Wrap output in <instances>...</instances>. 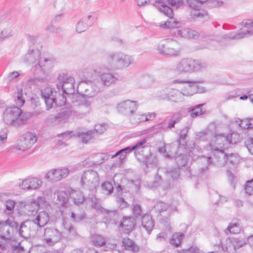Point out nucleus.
Segmentation results:
<instances>
[{
  "mask_svg": "<svg viewBox=\"0 0 253 253\" xmlns=\"http://www.w3.org/2000/svg\"><path fill=\"white\" fill-rule=\"evenodd\" d=\"M212 136L213 138L212 142L209 144V147L213 157H210L206 158L208 164L210 165L213 163L218 167H223L226 164L228 157L232 156L231 155L227 156L224 152L225 143L232 144L235 142H233L230 139L232 134H228L225 137L222 134H217L215 131H214Z\"/></svg>",
  "mask_w": 253,
  "mask_h": 253,
  "instance_id": "f257e3e1",
  "label": "nucleus"
},
{
  "mask_svg": "<svg viewBox=\"0 0 253 253\" xmlns=\"http://www.w3.org/2000/svg\"><path fill=\"white\" fill-rule=\"evenodd\" d=\"M32 115L29 112H23L18 107H8L2 114L3 122L9 126L18 127L26 123Z\"/></svg>",
  "mask_w": 253,
  "mask_h": 253,
  "instance_id": "f03ea898",
  "label": "nucleus"
},
{
  "mask_svg": "<svg viewBox=\"0 0 253 253\" xmlns=\"http://www.w3.org/2000/svg\"><path fill=\"white\" fill-rule=\"evenodd\" d=\"M207 64L205 62L196 60L192 58H183L175 65L174 70L180 74L198 71L205 69Z\"/></svg>",
  "mask_w": 253,
  "mask_h": 253,
  "instance_id": "7ed1b4c3",
  "label": "nucleus"
},
{
  "mask_svg": "<svg viewBox=\"0 0 253 253\" xmlns=\"http://www.w3.org/2000/svg\"><path fill=\"white\" fill-rule=\"evenodd\" d=\"M173 82L174 84H182L180 91L183 96H192L194 94L203 93L206 91L205 87L197 84L199 83L198 80L177 79L174 80Z\"/></svg>",
  "mask_w": 253,
  "mask_h": 253,
  "instance_id": "20e7f679",
  "label": "nucleus"
},
{
  "mask_svg": "<svg viewBox=\"0 0 253 253\" xmlns=\"http://www.w3.org/2000/svg\"><path fill=\"white\" fill-rule=\"evenodd\" d=\"M80 183L84 189L94 191L99 183L97 172L92 169L84 171L81 175Z\"/></svg>",
  "mask_w": 253,
  "mask_h": 253,
  "instance_id": "39448f33",
  "label": "nucleus"
},
{
  "mask_svg": "<svg viewBox=\"0 0 253 253\" xmlns=\"http://www.w3.org/2000/svg\"><path fill=\"white\" fill-rule=\"evenodd\" d=\"M107 57L110 63L117 64L121 68H127L134 62V58L132 55L121 51L108 53Z\"/></svg>",
  "mask_w": 253,
  "mask_h": 253,
  "instance_id": "423d86ee",
  "label": "nucleus"
},
{
  "mask_svg": "<svg viewBox=\"0 0 253 253\" xmlns=\"http://www.w3.org/2000/svg\"><path fill=\"white\" fill-rule=\"evenodd\" d=\"M56 87L59 91L64 94H72L75 91L74 84L75 80L73 77L65 73H60L57 78Z\"/></svg>",
  "mask_w": 253,
  "mask_h": 253,
  "instance_id": "0eeeda50",
  "label": "nucleus"
},
{
  "mask_svg": "<svg viewBox=\"0 0 253 253\" xmlns=\"http://www.w3.org/2000/svg\"><path fill=\"white\" fill-rule=\"evenodd\" d=\"M174 41L171 39H167L159 43L157 46L158 52L163 55L169 57H177L180 55L179 48L174 47Z\"/></svg>",
  "mask_w": 253,
  "mask_h": 253,
  "instance_id": "6e6552de",
  "label": "nucleus"
},
{
  "mask_svg": "<svg viewBox=\"0 0 253 253\" xmlns=\"http://www.w3.org/2000/svg\"><path fill=\"white\" fill-rule=\"evenodd\" d=\"M62 233L54 227H46L44 229L43 239L49 246H53L62 239Z\"/></svg>",
  "mask_w": 253,
  "mask_h": 253,
  "instance_id": "1a4fd4ad",
  "label": "nucleus"
},
{
  "mask_svg": "<svg viewBox=\"0 0 253 253\" xmlns=\"http://www.w3.org/2000/svg\"><path fill=\"white\" fill-rule=\"evenodd\" d=\"M132 151H134L133 149H132V146L126 147L117 151L114 155H112L111 158H114L118 156H120L119 162L122 163L126 158V154L129 153ZM110 156L111 155L107 153H101L96 155V157L98 158L99 160L95 162V164H100L104 163L105 161L107 160Z\"/></svg>",
  "mask_w": 253,
  "mask_h": 253,
  "instance_id": "9d476101",
  "label": "nucleus"
},
{
  "mask_svg": "<svg viewBox=\"0 0 253 253\" xmlns=\"http://www.w3.org/2000/svg\"><path fill=\"white\" fill-rule=\"evenodd\" d=\"M41 55L40 51L37 49L30 48L25 54L23 61L30 65H33L35 67L38 65L40 67L44 66L42 60L40 58Z\"/></svg>",
  "mask_w": 253,
  "mask_h": 253,
  "instance_id": "9b49d317",
  "label": "nucleus"
},
{
  "mask_svg": "<svg viewBox=\"0 0 253 253\" xmlns=\"http://www.w3.org/2000/svg\"><path fill=\"white\" fill-rule=\"evenodd\" d=\"M32 214H29L30 221L36 224L39 227H42L46 225L49 220V215L45 211L39 212L37 210H33Z\"/></svg>",
  "mask_w": 253,
  "mask_h": 253,
  "instance_id": "f8f14e48",
  "label": "nucleus"
},
{
  "mask_svg": "<svg viewBox=\"0 0 253 253\" xmlns=\"http://www.w3.org/2000/svg\"><path fill=\"white\" fill-rule=\"evenodd\" d=\"M89 199L92 203V208L96 210L97 211L104 214L105 217L107 218L108 220H111L112 218H114L117 215L116 211L108 210L103 208L101 206L100 201L95 196L91 195Z\"/></svg>",
  "mask_w": 253,
  "mask_h": 253,
  "instance_id": "ddd939ff",
  "label": "nucleus"
},
{
  "mask_svg": "<svg viewBox=\"0 0 253 253\" xmlns=\"http://www.w3.org/2000/svg\"><path fill=\"white\" fill-rule=\"evenodd\" d=\"M162 92H164V93L159 95V97L162 99H167L175 102H181L183 99V96L180 90L167 87L160 91L161 93Z\"/></svg>",
  "mask_w": 253,
  "mask_h": 253,
  "instance_id": "4468645a",
  "label": "nucleus"
},
{
  "mask_svg": "<svg viewBox=\"0 0 253 253\" xmlns=\"http://www.w3.org/2000/svg\"><path fill=\"white\" fill-rule=\"evenodd\" d=\"M37 141L36 136L31 133L26 132L22 136V139L17 144L16 148L20 150L25 151L30 148Z\"/></svg>",
  "mask_w": 253,
  "mask_h": 253,
  "instance_id": "2eb2a0df",
  "label": "nucleus"
},
{
  "mask_svg": "<svg viewBox=\"0 0 253 253\" xmlns=\"http://www.w3.org/2000/svg\"><path fill=\"white\" fill-rule=\"evenodd\" d=\"M69 173L68 169H56L49 171L45 174V178L49 181H57L67 177Z\"/></svg>",
  "mask_w": 253,
  "mask_h": 253,
  "instance_id": "dca6fc26",
  "label": "nucleus"
},
{
  "mask_svg": "<svg viewBox=\"0 0 253 253\" xmlns=\"http://www.w3.org/2000/svg\"><path fill=\"white\" fill-rule=\"evenodd\" d=\"M117 108L120 112L131 116L137 109V105L136 102L127 100L119 103Z\"/></svg>",
  "mask_w": 253,
  "mask_h": 253,
  "instance_id": "f3484780",
  "label": "nucleus"
},
{
  "mask_svg": "<svg viewBox=\"0 0 253 253\" xmlns=\"http://www.w3.org/2000/svg\"><path fill=\"white\" fill-rule=\"evenodd\" d=\"M92 102V98L82 97L77 102L75 105L78 107V112L80 115L84 116L89 113Z\"/></svg>",
  "mask_w": 253,
  "mask_h": 253,
  "instance_id": "a211bd4d",
  "label": "nucleus"
},
{
  "mask_svg": "<svg viewBox=\"0 0 253 253\" xmlns=\"http://www.w3.org/2000/svg\"><path fill=\"white\" fill-rule=\"evenodd\" d=\"M42 184L41 179L36 177H30L23 180L20 187L24 190H36L39 189Z\"/></svg>",
  "mask_w": 253,
  "mask_h": 253,
  "instance_id": "6ab92c4d",
  "label": "nucleus"
},
{
  "mask_svg": "<svg viewBox=\"0 0 253 253\" xmlns=\"http://www.w3.org/2000/svg\"><path fill=\"white\" fill-rule=\"evenodd\" d=\"M176 37H182L187 39H197L199 37L200 34L196 31L189 28L175 29L173 32Z\"/></svg>",
  "mask_w": 253,
  "mask_h": 253,
  "instance_id": "aec40b11",
  "label": "nucleus"
},
{
  "mask_svg": "<svg viewBox=\"0 0 253 253\" xmlns=\"http://www.w3.org/2000/svg\"><path fill=\"white\" fill-rule=\"evenodd\" d=\"M166 0H155L154 5L156 6L159 11L169 18H172L173 11L172 9L168 6Z\"/></svg>",
  "mask_w": 253,
  "mask_h": 253,
  "instance_id": "412c9836",
  "label": "nucleus"
},
{
  "mask_svg": "<svg viewBox=\"0 0 253 253\" xmlns=\"http://www.w3.org/2000/svg\"><path fill=\"white\" fill-rule=\"evenodd\" d=\"M99 79L101 84L104 86H109L115 84L118 78L114 74L110 72H99Z\"/></svg>",
  "mask_w": 253,
  "mask_h": 253,
  "instance_id": "4be33fe9",
  "label": "nucleus"
},
{
  "mask_svg": "<svg viewBox=\"0 0 253 253\" xmlns=\"http://www.w3.org/2000/svg\"><path fill=\"white\" fill-rule=\"evenodd\" d=\"M147 187L153 190L159 187H161L163 190H166L170 188L171 185L169 183L164 182L161 176L157 173L154 180L147 183Z\"/></svg>",
  "mask_w": 253,
  "mask_h": 253,
  "instance_id": "5701e85b",
  "label": "nucleus"
},
{
  "mask_svg": "<svg viewBox=\"0 0 253 253\" xmlns=\"http://www.w3.org/2000/svg\"><path fill=\"white\" fill-rule=\"evenodd\" d=\"M136 221L133 216H125L123 218L119 226L122 227L123 232L126 233H130L134 228Z\"/></svg>",
  "mask_w": 253,
  "mask_h": 253,
  "instance_id": "b1692460",
  "label": "nucleus"
},
{
  "mask_svg": "<svg viewBox=\"0 0 253 253\" xmlns=\"http://www.w3.org/2000/svg\"><path fill=\"white\" fill-rule=\"evenodd\" d=\"M243 24L248 29L246 31L241 30L237 34H235L232 37V39L239 40L244 38L247 35H251L253 34V21L248 20L245 22H243Z\"/></svg>",
  "mask_w": 253,
  "mask_h": 253,
  "instance_id": "393cba45",
  "label": "nucleus"
},
{
  "mask_svg": "<svg viewBox=\"0 0 253 253\" xmlns=\"http://www.w3.org/2000/svg\"><path fill=\"white\" fill-rule=\"evenodd\" d=\"M147 142L146 139H143L142 140L138 141L135 145L132 146V149L134 150V153L135 157L137 160H143V157L140 155V152H143V149H146L145 144Z\"/></svg>",
  "mask_w": 253,
  "mask_h": 253,
  "instance_id": "a878e982",
  "label": "nucleus"
},
{
  "mask_svg": "<svg viewBox=\"0 0 253 253\" xmlns=\"http://www.w3.org/2000/svg\"><path fill=\"white\" fill-rule=\"evenodd\" d=\"M141 224L147 232L150 233L154 226V221L150 214H145L142 217Z\"/></svg>",
  "mask_w": 253,
  "mask_h": 253,
  "instance_id": "bb28decb",
  "label": "nucleus"
},
{
  "mask_svg": "<svg viewBox=\"0 0 253 253\" xmlns=\"http://www.w3.org/2000/svg\"><path fill=\"white\" fill-rule=\"evenodd\" d=\"M122 243L125 250L129 251L133 253L138 252L139 250V247L132 240L127 237L123 238Z\"/></svg>",
  "mask_w": 253,
  "mask_h": 253,
  "instance_id": "cd10ccee",
  "label": "nucleus"
},
{
  "mask_svg": "<svg viewBox=\"0 0 253 253\" xmlns=\"http://www.w3.org/2000/svg\"><path fill=\"white\" fill-rule=\"evenodd\" d=\"M141 162H143L146 165V169L145 170L147 172L148 171V170H147L148 168H153L157 167L158 160L155 155L149 152V155H147L145 157L144 161Z\"/></svg>",
  "mask_w": 253,
  "mask_h": 253,
  "instance_id": "c85d7f7f",
  "label": "nucleus"
},
{
  "mask_svg": "<svg viewBox=\"0 0 253 253\" xmlns=\"http://www.w3.org/2000/svg\"><path fill=\"white\" fill-rule=\"evenodd\" d=\"M211 126L214 127V124H211L209 127V128L202 130L199 132H196L195 134V139L199 140H207L212 136L213 132L211 131L210 128Z\"/></svg>",
  "mask_w": 253,
  "mask_h": 253,
  "instance_id": "c756f323",
  "label": "nucleus"
},
{
  "mask_svg": "<svg viewBox=\"0 0 253 253\" xmlns=\"http://www.w3.org/2000/svg\"><path fill=\"white\" fill-rule=\"evenodd\" d=\"M165 172L168 177L174 181L177 180L180 176V168L177 167L168 168L166 169Z\"/></svg>",
  "mask_w": 253,
  "mask_h": 253,
  "instance_id": "7c9ffc66",
  "label": "nucleus"
},
{
  "mask_svg": "<svg viewBox=\"0 0 253 253\" xmlns=\"http://www.w3.org/2000/svg\"><path fill=\"white\" fill-rule=\"evenodd\" d=\"M102 86L103 85L101 84V82L91 83L90 85L91 93H88L87 95H89V98H92L93 96L96 95L98 93L102 90Z\"/></svg>",
  "mask_w": 253,
  "mask_h": 253,
  "instance_id": "2f4dec72",
  "label": "nucleus"
},
{
  "mask_svg": "<svg viewBox=\"0 0 253 253\" xmlns=\"http://www.w3.org/2000/svg\"><path fill=\"white\" fill-rule=\"evenodd\" d=\"M77 90L79 92L80 90V93L83 94V97L89 98V95H87L88 93H91L90 88V85H89L86 82H81L78 84L77 87Z\"/></svg>",
  "mask_w": 253,
  "mask_h": 253,
  "instance_id": "473e14b6",
  "label": "nucleus"
},
{
  "mask_svg": "<svg viewBox=\"0 0 253 253\" xmlns=\"http://www.w3.org/2000/svg\"><path fill=\"white\" fill-rule=\"evenodd\" d=\"M184 234L181 232H175L169 240L170 244L175 247H178L184 237Z\"/></svg>",
  "mask_w": 253,
  "mask_h": 253,
  "instance_id": "72a5a7b5",
  "label": "nucleus"
},
{
  "mask_svg": "<svg viewBox=\"0 0 253 253\" xmlns=\"http://www.w3.org/2000/svg\"><path fill=\"white\" fill-rule=\"evenodd\" d=\"M77 135L82 139L83 143H87L95 136V131L90 130L86 132H78Z\"/></svg>",
  "mask_w": 253,
  "mask_h": 253,
  "instance_id": "f704fd0d",
  "label": "nucleus"
},
{
  "mask_svg": "<svg viewBox=\"0 0 253 253\" xmlns=\"http://www.w3.org/2000/svg\"><path fill=\"white\" fill-rule=\"evenodd\" d=\"M63 225L64 229L68 232L70 238L73 239L80 237V235L77 233L76 228L73 225H69L67 224L65 221H63Z\"/></svg>",
  "mask_w": 253,
  "mask_h": 253,
  "instance_id": "c9c22d12",
  "label": "nucleus"
},
{
  "mask_svg": "<svg viewBox=\"0 0 253 253\" xmlns=\"http://www.w3.org/2000/svg\"><path fill=\"white\" fill-rule=\"evenodd\" d=\"M93 245L96 247H101L106 244V239L102 235L94 234L91 236Z\"/></svg>",
  "mask_w": 253,
  "mask_h": 253,
  "instance_id": "e433bc0d",
  "label": "nucleus"
},
{
  "mask_svg": "<svg viewBox=\"0 0 253 253\" xmlns=\"http://www.w3.org/2000/svg\"><path fill=\"white\" fill-rule=\"evenodd\" d=\"M241 226L238 222L230 223L227 228L225 230L226 234L233 233L237 234L240 232Z\"/></svg>",
  "mask_w": 253,
  "mask_h": 253,
  "instance_id": "4c0bfd02",
  "label": "nucleus"
},
{
  "mask_svg": "<svg viewBox=\"0 0 253 253\" xmlns=\"http://www.w3.org/2000/svg\"><path fill=\"white\" fill-rule=\"evenodd\" d=\"M190 15L194 19L203 18L206 19L208 17L207 12L203 9H200L199 8L192 9L190 12Z\"/></svg>",
  "mask_w": 253,
  "mask_h": 253,
  "instance_id": "58836bf2",
  "label": "nucleus"
},
{
  "mask_svg": "<svg viewBox=\"0 0 253 253\" xmlns=\"http://www.w3.org/2000/svg\"><path fill=\"white\" fill-rule=\"evenodd\" d=\"M29 221H25L22 222L19 228V234L21 237L24 238H27L30 236V233L29 228L27 224L29 223Z\"/></svg>",
  "mask_w": 253,
  "mask_h": 253,
  "instance_id": "ea45409f",
  "label": "nucleus"
},
{
  "mask_svg": "<svg viewBox=\"0 0 253 253\" xmlns=\"http://www.w3.org/2000/svg\"><path fill=\"white\" fill-rule=\"evenodd\" d=\"M170 20L160 23V27L162 29L172 28L175 29L178 27L179 23L173 18H169Z\"/></svg>",
  "mask_w": 253,
  "mask_h": 253,
  "instance_id": "a19ab883",
  "label": "nucleus"
},
{
  "mask_svg": "<svg viewBox=\"0 0 253 253\" xmlns=\"http://www.w3.org/2000/svg\"><path fill=\"white\" fill-rule=\"evenodd\" d=\"M203 105L204 104H201L191 108L190 110L191 116L192 117H195L203 114L205 112V110L202 108Z\"/></svg>",
  "mask_w": 253,
  "mask_h": 253,
  "instance_id": "79ce46f5",
  "label": "nucleus"
},
{
  "mask_svg": "<svg viewBox=\"0 0 253 253\" xmlns=\"http://www.w3.org/2000/svg\"><path fill=\"white\" fill-rule=\"evenodd\" d=\"M188 133V127H185L180 130L179 135V138L176 141V143H177V145L178 146L181 144L182 145H184L185 144H186V138L187 137Z\"/></svg>",
  "mask_w": 253,
  "mask_h": 253,
  "instance_id": "37998d69",
  "label": "nucleus"
},
{
  "mask_svg": "<svg viewBox=\"0 0 253 253\" xmlns=\"http://www.w3.org/2000/svg\"><path fill=\"white\" fill-rule=\"evenodd\" d=\"M71 198L73 199L74 203L77 205L82 204L84 200V197L82 193L79 191L73 192L71 194Z\"/></svg>",
  "mask_w": 253,
  "mask_h": 253,
  "instance_id": "c03bdc74",
  "label": "nucleus"
},
{
  "mask_svg": "<svg viewBox=\"0 0 253 253\" xmlns=\"http://www.w3.org/2000/svg\"><path fill=\"white\" fill-rule=\"evenodd\" d=\"M222 249L224 251L229 253H234L236 252V249L234 243V239L228 238L226 240V245L225 247H222Z\"/></svg>",
  "mask_w": 253,
  "mask_h": 253,
  "instance_id": "a18cd8bd",
  "label": "nucleus"
},
{
  "mask_svg": "<svg viewBox=\"0 0 253 253\" xmlns=\"http://www.w3.org/2000/svg\"><path fill=\"white\" fill-rule=\"evenodd\" d=\"M130 120L132 123H136L141 122L148 121L149 119L146 115H133L130 117Z\"/></svg>",
  "mask_w": 253,
  "mask_h": 253,
  "instance_id": "49530a36",
  "label": "nucleus"
},
{
  "mask_svg": "<svg viewBox=\"0 0 253 253\" xmlns=\"http://www.w3.org/2000/svg\"><path fill=\"white\" fill-rule=\"evenodd\" d=\"M187 157L186 154H180L175 158V161L177 164V167L179 168L180 167L185 166L187 162Z\"/></svg>",
  "mask_w": 253,
  "mask_h": 253,
  "instance_id": "de8ad7c7",
  "label": "nucleus"
},
{
  "mask_svg": "<svg viewBox=\"0 0 253 253\" xmlns=\"http://www.w3.org/2000/svg\"><path fill=\"white\" fill-rule=\"evenodd\" d=\"M169 207V206L167 204L161 201L157 202V203L154 206V209L155 210L161 215H162L163 212L167 211Z\"/></svg>",
  "mask_w": 253,
  "mask_h": 253,
  "instance_id": "09e8293b",
  "label": "nucleus"
},
{
  "mask_svg": "<svg viewBox=\"0 0 253 253\" xmlns=\"http://www.w3.org/2000/svg\"><path fill=\"white\" fill-rule=\"evenodd\" d=\"M46 104V109L49 110L53 107H57V98L55 96L44 99Z\"/></svg>",
  "mask_w": 253,
  "mask_h": 253,
  "instance_id": "8fccbe9b",
  "label": "nucleus"
},
{
  "mask_svg": "<svg viewBox=\"0 0 253 253\" xmlns=\"http://www.w3.org/2000/svg\"><path fill=\"white\" fill-rule=\"evenodd\" d=\"M241 127L244 129H249L253 127V118H247L241 121L239 124Z\"/></svg>",
  "mask_w": 253,
  "mask_h": 253,
  "instance_id": "3c124183",
  "label": "nucleus"
},
{
  "mask_svg": "<svg viewBox=\"0 0 253 253\" xmlns=\"http://www.w3.org/2000/svg\"><path fill=\"white\" fill-rule=\"evenodd\" d=\"M131 210L134 218L139 217L141 216L142 209L139 204L136 203L133 204Z\"/></svg>",
  "mask_w": 253,
  "mask_h": 253,
  "instance_id": "603ef678",
  "label": "nucleus"
},
{
  "mask_svg": "<svg viewBox=\"0 0 253 253\" xmlns=\"http://www.w3.org/2000/svg\"><path fill=\"white\" fill-rule=\"evenodd\" d=\"M68 116V112L67 111H63L59 113L56 116H52V119L55 120V124L60 123L62 121L66 119Z\"/></svg>",
  "mask_w": 253,
  "mask_h": 253,
  "instance_id": "864d4df0",
  "label": "nucleus"
},
{
  "mask_svg": "<svg viewBox=\"0 0 253 253\" xmlns=\"http://www.w3.org/2000/svg\"><path fill=\"white\" fill-rule=\"evenodd\" d=\"M151 130L156 133H158L162 131H166V123L162 122L157 124L151 128Z\"/></svg>",
  "mask_w": 253,
  "mask_h": 253,
  "instance_id": "5fc2aeb1",
  "label": "nucleus"
},
{
  "mask_svg": "<svg viewBox=\"0 0 253 253\" xmlns=\"http://www.w3.org/2000/svg\"><path fill=\"white\" fill-rule=\"evenodd\" d=\"M101 187L106 194H110L113 192V186L110 182L105 181L102 184Z\"/></svg>",
  "mask_w": 253,
  "mask_h": 253,
  "instance_id": "6e6d98bb",
  "label": "nucleus"
},
{
  "mask_svg": "<svg viewBox=\"0 0 253 253\" xmlns=\"http://www.w3.org/2000/svg\"><path fill=\"white\" fill-rule=\"evenodd\" d=\"M12 36V29L11 27H7L4 29L0 33V40L3 41L7 38Z\"/></svg>",
  "mask_w": 253,
  "mask_h": 253,
  "instance_id": "4d7b16f0",
  "label": "nucleus"
},
{
  "mask_svg": "<svg viewBox=\"0 0 253 253\" xmlns=\"http://www.w3.org/2000/svg\"><path fill=\"white\" fill-rule=\"evenodd\" d=\"M15 101L16 104L17 105L16 107H18L19 108H20V107L23 106V104L25 102V100L23 98V94L22 90L18 91L17 94L15 96Z\"/></svg>",
  "mask_w": 253,
  "mask_h": 253,
  "instance_id": "13d9d810",
  "label": "nucleus"
},
{
  "mask_svg": "<svg viewBox=\"0 0 253 253\" xmlns=\"http://www.w3.org/2000/svg\"><path fill=\"white\" fill-rule=\"evenodd\" d=\"M88 27V24L85 23L83 19L76 25V31L79 33L85 31Z\"/></svg>",
  "mask_w": 253,
  "mask_h": 253,
  "instance_id": "bf43d9fd",
  "label": "nucleus"
},
{
  "mask_svg": "<svg viewBox=\"0 0 253 253\" xmlns=\"http://www.w3.org/2000/svg\"><path fill=\"white\" fill-rule=\"evenodd\" d=\"M13 251L19 253H29L30 250L25 249L21 243H19L17 245L12 246Z\"/></svg>",
  "mask_w": 253,
  "mask_h": 253,
  "instance_id": "052dcab7",
  "label": "nucleus"
},
{
  "mask_svg": "<svg viewBox=\"0 0 253 253\" xmlns=\"http://www.w3.org/2000/svg\"><path fill=\"white\" fill-rule=\"evenodd\" d=\"M42 97L43 99H46L52 96H56L53 95L52 89L51 88L47 87L41 90Z\"/></svg>",
  "mask_w": 253,
  "mask_h": 253,
  "instance_id": "680f3d73",
  "label": "nucleus"
},
{
  "mask_svg": "<svg viewBox=\"0 0 253 253\" xmlns=\"http://www.w3.org/2000/svg\"><path fill=\"white\" fill-rule=\"evenodd\" d=\"M93 72L98 73V71L97 70H93L90 67L85 68L82 70L83 76L86 78L91 77Z\"/></svg>",
  "mask_w": 253,
  "mask_h": 253,
  "instance_id": "e2e57ef3",
  "label": "nucleus"
},
{
  "mask_svg": "<svg viewBox=\"0 0 253 253\" xmlns=\"http://www.w3.org/2000/svg\"><path fill=\"white\" fill-rule=\"evenodd\" d=\"M57 200L60 204L66 203L68 200L67 194L64 191H60L57 193Z\"/></svg>",
  "mask_w": 253,
  "mask_h": 253,
  "instance_id": "0e129e2a",
  "label": "nucleus"
},
{
  "mask_svg": "<svg viewBox=\"0 0 253 253\" xmlns=\"http://www.w3.org/2000/svg\"><path fill=\"white\" fill-rule=\"evenodd\" d=\"M234 243L235 245L236 251L237 249L243 247L247 244V240L245 239H241L240 238H233Z\"/></svg>",
  "mask_w": 253,
  "mask_h": 253,
  "instance_id": "69168bd1",
  "label": "nucleus"
},
{
  "mask_svg": "<svg viewBox=\"0 0 253 253\" xmlns=\"http://www.w3.org/2000/svg\"><path fill=\"white\" fill-rule=\"evenodd\" d=\"M245 190L246 193L249 195H253V179L247 181L245 186Z\"/></svg>",
  "mask_w": 253,
  "mask_h": 253,
  "instance_id": "338daca9",
  "label": "nucleus"
},
{
  "mask_svg": "<svg viewBox=\"0 0 253 253\" xmlns=\"http://www.w3.org/2000/svg\"><path fill=\"white\" fill-rule=\"evenodd\" d=\"M183 253H203L197 246H192L186 250H182Z\"/></svg>",
  "mask_w": 253,
  "mask_h": 253,
  "instance_id": "774afa93",
  "label": "nucleus"
}]
</instances>
